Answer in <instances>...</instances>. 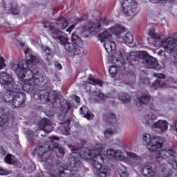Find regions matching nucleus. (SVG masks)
Listing matches in <instances>:
<instances>
[{
    "label": "nucleus",
    "mask_w": 177,
    "mask_h": 177,
    "mask_svg": "<svg viewBox=\"0 0 177 177\" xmlns=\"http://www.w3.org/2000/svg\"><path fill=\"white\" fill-rule=\"evenodd\" d=\"M29 57L24 63L19 62L12 66V70L15 71L19 81L22 82L20 85H17L19 88V92L21 88L22 91L28 93L32 92L35 86L42 85L45 81L44 75H39V71L30 69L35 66H45L44 60L41 59L39 57L32 55H30Z\"/></svg>",
    "instance_id": "f257e3e1"
},
{
    "label": "nucleus",
    "mask_w": 177,
    "mask_h": 177,
    "mask_svg": "<svg viewBox=\"0 0 177 177\" xmlns=\"http://www.w3.org/2000/svg\"><path fill=\"white\" fill-rule=\"evenodd\" d=\"M103 151V147L101 144H97L92 149L85 148L79 153H72L68 158L70 162H73L71 170L74 172H78L79 168L81 167L82 162L80 160V158L82 160H91V165L97 171L100 177L110 176V169L108 167H103L102 164L106 160V155H102L100 153Z\"/></svg>",
    "instance_id": "f03ea898"
},
{
    "label": "nucleus",
    "mask_w": 177,
    "mask_h": 177,
    "mask_svg": "<svg viewBox=\"0 0 177 177\" xmlns=\"http://www.w3.org/2000/svg\"><path fill=\"white\" fill-rule=\"evenodd\" d=\"M111 33L109 30H104L98 35V39L100 42H104V47L107 53H111L113 55L114 65L111 66L109 68V73L111 77H115L117 73H118V68L121 70H127L129 67H132V65L129 64L128 61V57L127 61L124 59L122 53L121 51L115 52V42L111 40Z\"/></svg>",
    "instance_id": "7ed1b4c3"
},
{
    "label": "nucleus",
    "mask_w": 177,
    "mask_h": 177,
    "mask_svg": "<svg viewBox=\"0 0 177 177\" xmlns=\"http://www.w3.org/2000/svg\"><path fill=\"white\" fill-rule=\"evenodd\" d=\"M140 59H145V63L149 68H153V70L156 71H158L160 68H161V66L158 64L157 59L153 57L147 56V52H133L127 56V61L133 67H135L139 64Z\"/></svg>",
    "instance_id": "20e7f679"
},
{
    "label": "nucleus",
    "mask_w": 177,
    "mask_h": 177,
    "mask_svg": "<svg viewBox=\"0 0 177 177\" xmlns=\"http://www.w3.org/2000/svg\"><path fill=\"white\" fill-rule=\"evenodd\" d=\"M6 95L4 97L6 103H11L13 109H19L26 103V96L24 93L20 91V87L15 86L11 90L6 91Z\"/></svg>",
    "instance_id": "39448f33"
},
{
    "label": "nucleus",
    "mask_w": 177,
    "mask_h": 177,
    "mask_svg": "<svg viewBox=\"0 0 177 177\" xmlns=\"http://www.w3.org/2000/svg\"><path fill=\"white\" fill-rule=\"evenodd\" d=\"M50 33L54 39L60 41L62 45L68 52H73L74 55H81V49L80 46L74 43L68 42V39L63 36V32L56 27H50Z\"/></svg>",
    "instance_id": "423d86ee"
},
{
    "label": "nucleus",
    "mask_w": 177,
    "mask_h": 177,
    "mask_svg": "<svg viewBox=\"0 0 177 177\" xmlns=\"http://www.w3.org/2000/svg\"><path fill=\"white\" fill-rule=\"evenodd\" d=\"M53 153V151H49V148L46 145H39L35 148L32 156L33 157H37L39 160L40 162H46L48 165H53L55 158H53L50 153Z\"/></svg>",
    "instance_id": "0eeeda50"
},
{
    "label": "nucleus",
    "mask_w": 177,
    "mask_h": 177,
    "mask_svg": "<svg viewBox=\"0 0 177 177\" xmlns=\"http://www.w3.org/2000/svg\"><path fill=\"white\" fill-rule=\"evenodd\" d=\"M59 96L53 91H49L48 89L37 90L33 93V99L40 100L44 103H56Z\"/></svg>",
    "instance_id": "6e6552de"
},
{
    "label": "nucleus",
    "mask_w": 177,
    "mask_h": 177,
    "mask_svg": "<svg viewBox=\"0 0 177 177\" xmlns=\"http://www.w3.org/2000/svg\"><path fill=\"white\" fill-rule=\"evenodd\" d=\"M102 120L104 122H106L110 129H106L104 131V135H113L118 131V123L117 122V116L114 113L111 112H105L102 115Z\"/></svg>",
    "instance_id": "1a4fd4ad"
},
{
    "label": "nucleus",
    "mask_w": 177,
    "mask_h": 177,
    "mask_svg": "<svg viewBox=\"0 0 177 177\" xmlns=\"http://www.w3.org/2000/svg\"><path fill=\"white\" fill-rule=\"evenodd\" d=\"M143 140H145L147 146H149L148 147L149 151H158V149L162 147V141L161 140V138L158 136L153 137L150 134L147 133L143 136Z\"/></svg>",
    "instance_id": "9d476101"
},
{
    "label": "nucleus",
    "mask_w": 177,
    "mask_h": 177,
    "mask_svg": "<svg viewBox=\"0 0 177 177\" xmlns=\"http://www.w3.org/2000/svg\"><path fill=\"white\" fill-rule=\"evenodd\" d=\"M121 6L125 16L133 17L139 13L138 3L135 0H122Z\"/></svg>",
    "instance_id": "9b49d317"
},
{
    "label": "nucleus",
    "mask_w": 177,
    "mask_h": 177,
    "mask_svg": "<svg viewBox=\"0 0 177 177\" xmlns=\"http://www.w3.org/2000/svg\"><path fill=\"white\" fill-rule=\"evenodd\" d=\"M0 84L6 90V92L12 91L13 88L17 86L16 83H15V79H13V77L6 72L0 73Z\"/></svg>",
    "instance_id": "f8f14e48"
},
{
    "label": "nucleus",
    "mask_w": 177,
    "mask_h": 177,
    "mask_svg": "<svg viewBox=\"0 0 177 177\" xmlns=\"http://www.w3.org/2000/svg\"><path fill=\"white\" fill-rule=\"evenodd\" d=\"M109 26V20L106 18H100L96 21L95 23L93 24L92 26L88 28L86 31L90 32V34H93V32H97L100 30L102 26Z\"/></svg>",
    "instance_id": "ddd939ff"
},
{
    "label": "nucleus",
    "mask_w": 177,
    "mask_h": 177,
    "mask_svg": "<svg viewBox=\"0 0 177 177\" xmlns=\"http://www.w3.org/2000/svg\"><path fill=\"white\" fill-rule=\"evenodd\" d=\"M175 156V151L172 149H162L158 153V156L156 157V161L158 164L162 161V160H166L169 157Z\"/></svg>",
    "instance_id": "4468645a"
},
{
    "label": "nucleus",
    "mask_w": 177,
    "mask_h": 177,
    "mask_svg": "<svg viewBox=\"0 0 177 177\" xmlns=\"http://www.w3.org/2000/svg\"><path fill=\"white\" fill-rule=\"evenodd\" d=\"M38 126L40 127L41 131H45V133H50V132L53 131L52 122L46 118L41 119L38 123Z\"/></svg>",
    "instance_id": "2eb2a0df"
},
{
    "label": "nucleus",
    "mask_w": 177,
    "mask_h": 177,
    "mask_svg": "<svg viewBox=\"0 0 177 177\" xmlns=\"http://www.w3.org/2000/svg\"><path fill=\"white\" fill-rule=\"evenodd\" d=\"M150 100H151V96L147 92L142 94L140 97H137L136 103L142 106V104H149Z\"/></svg>",
    "instance_id": "dca6fc26"
},
{
    "label": "nucleus",
    "mask_w": 177,
    "mask_h": 177,
    "mask_svg": "<svg viewBox=\"0 0 177 177\" xmlns=\"http://www.w3.org/2000/svg\"><path fill=\"white\" fill-rule=\"evenodd\" d=\"M140 172L145 177H156V171H153L151 166L149 165H145L141 169Z\"/></svg>",
    "instance_id": "f3484780"
},
{
    "label": "nucleus",
    "mask_w": 177,
    "mask_h": 177,
    "mask_svg": "<svg viewBox=\"0 0 177 177\" xmlns=\"http://www.w3.org/2000/svg\"><path fill=\"white\" fill-rule=\"evenodd\" d=\"M70 109H71V104L70 102H66L61 104L59 108L60 117H63V118H66V115H67Z\"/></svg>",
    "instance_id": "a211bd4d"
},
{
    "label": "nucleus",
    "mask_w": 177,
    "mask_h": 177,
    "mask_svg": "<svg viewBox=\"0 0 177 177\" xmlns=\"http://www.w3.org/2000/svg\"><path fill=\"white\" fill-rule=\"evenodd\" d=\"M56 26L60 30H66L68 27V21L64 17H58L56 20Z\"/></svg>",
    "instance_id": "6ab92c4d"
},
{
    "label": "nucleus",
    "mask_w": 177,
    "mask_h": 177,
    "mask_svg": "<svg viewBox=\"0 0 177 177\" xmlns=\"http://www.w3.org/2000/svg\"><path fill=\"white\" fill-rule=\"evenodd\" d=\"M109 31H110L111 34L118 36L120 35L122 32H125V27L120 24H115L114 26L110 28Z\"/></svg>",
    "instance_id": "aec40b11"
},
{
    "label": "nucleus",
    "mask_w": 177,
    "mask_h": 177,
    "mask_svg": "<svg viewBox=\"0 0 177 177\" xmlns=\"http://www.w3.org/2000/svg\"><path fill=\"white\" fill-rule=\"evenodd\" d=\"M126 154L127 157L136 161L135 162L130 163L131 167H136V165H138V161H142V157L133 152L127 151Z\"/></svg>",
    "instance_id": "412c9836"
},
{
    "label": "nucleus",
    "mask_w": 177,
    "mask_h": 177,
    "mask_svg": "<svg viewBox=\"0 0 177 177\" xmlns=\"http://www.w3.org/2000/svg\"><path fill=\"white\" fill-rule=\"evenodd\" d=\"M154 128H158L161 131V132H165L168 129V122L167 121L159 120L153 124Z\"/></svg>",
    "instance_id": "4be33fe9"
},
{
    "label": "nucleus",
    "mask_w": 177,
    "mask_h": 177,
    "mask_svg": "<svg viewBox=\"0 0 177 177\" xmlns=\"http://www.w3.org/2000/svg\"><path fill=\"white\" fill-rule=\"evenodd\" d=\"M41 49L46 54V62H48V64H50V59L53 57V55L52 54V50H50V48L46 46H42Z\"/></svg>",
    "instance_id": "5701e85b"
},
{
    "label": "nucleus",
    "mask_w": 177,
    "mask_h": 177,
    "mask_svg": "<svg viewBox=\"0 0 177 177\" xmlns=\"http://www.w3.org/2000/svg\"><path fill=\"white\" fill-rule=\"evenodd\" d=\"M88 81L89 85H100V86H103V82L98 79H95L91 75L88 77Z\"/></svg>",
    "instance_id": "b1692460"
},
{
    "label": "nucleus",
    "mask_w": 177,
    "mask_h": 177,
    "mask_svg": "<svg viewBox=\"0 0 177 177\" xmlns=\"http://www.w3.org/2000/svg\"><path fill=\"white\" fill-rule=\"evenodd\" d=\"M119 100L122 103H129L131 102V96L126 93H120L118 96Z\"/></svg>",
    "instance_id": "393cba45"
},
{
    "label": "nucleus",
    "mask_w": 177,
    "mask_h": 177,
    "mask_svg": "<svg viewBox=\"0 0 177 177\" xmlns=\"http://www.w3.org/2000/svg\"><path fill=\"white\" fill-rule=\"evenodd\" d=\"M124 44H132L133 42V35L131 32H127L122 37Z\"/></svg>",
    "instance_id": "a878e982"
},
{
    "label": "nucleus",
    "mask_w": 177,
    "mask_h": 177,
    "mask_svg": "<svg viewBox=\"0 0 177 177\" xmlns=\"http://www.w3.org/2000/svg\"><path fill=\"white\" fill-rule=\"evenodd\" d=\"M59 146V143H54L53 145L52 149H50V146H47L48 151H51L50 154L52 155V157H53V158H55V157L59 158V156H57V152L56 151H55V149H57V150L60 149V147ZM52 151H53V152H52Z\"/></svg>",
    "instance_id": "bb28decb"
},
{
    "label": "nucleus",
    "mask_w": 177,
    "mask_h": 177,
    "mask_svg": "<svg viewBox=\"0 0 177 177\" xmlns=\"http://www.w3.org/2000/svg\"><path fill=\"white\" fill-rule=\"evenodd\" d=\"M165 86V83L162 82L160 80L157 79L151 85L152 89H158V88H163Z\"/></svg>",
    "instance_id": "cd10ccee"
},
{
    "label": "nucleus",
    "mask_w": 177,
    "mask_h": 177,
    "mask_svg": "<svg viewBox=\"0 0 177 177\" xmlns=\"http://www.w3.org/2000/svg\"><path fill=\"white\" fill-rule=\"evenodd\" d=\"M149 35H150L152 39H161V37L160 36V34L156 33L155 28H152L149 30Z\"/></svg>",
    "instance_id": "c85d7f7f"
},
{
    "label": "nucleus",
    "mask_w": 177,
    "mask_h": 177,
    "mask_svg": "<svg viewBox=\"0 0 177 177\" xmlns=\"http://www.w3.org/2000/svg\"><path fill=\"white\" fill-rule=\"evenodd\" d=\"M113 158L118 160L119 161H122V160H124V153L121 151V150L115 151Z\"/></svg>",
    "instance_id": "c756f323"
},
{
    "label": "nucleus",
    "mask_w": 177,
    "mask_h": 177,
    "mask_svg": "<svg viewBox=\"0 0 177 177\" xmlns=\"http://www.w3.org/2000/svg\"><path fill=\"white\" fill-rule=\"evenodd\" d=\"M100 154L106 156V159L107 158H114V154H115V150L111 149H108L106 152V154L102 153V151L100 153Z\"/></svg>",
    "instance_id": "7c9ffc66"
},
{
    "label": "nucleus",
    "mask_w": 177,
    "mask_h": 177,
    "mask_svg": "<svg viewBox=\"0 0 177 177\" xmlns=\"http://www.w3.org/2000/svg\"><path fill=\"white\" fill-rule=\"evenodd\" d=\"M12 157L13 156L11 154H7L4 158L5 162L10 165L15 164L16 162L13 158H12Z\"/></svg>",
    "instance_id": "2f4dec72"
},
{
    "label": "nucleus",
    "mask_w": 177,
    "mask_h": 177,
    "mask_svg": "<svg viewBox=\"0 0 177 177\" xmlns=\"http://www.w3.org/2000/svg\"><path fill=\"white\" fill-rule=\"evenodd\" d=\"M145 121H147V124H149V121H156L157 120V116L154 115H146L144 116Z\"/></svg>",
    "instance_id": "473e14b6"
},
{
    "label": "nucleus",
    "mask_w": 177,
    "mask_h": 177,
    "mask_svg": "<svg viewBox=\"0 0 177 177\" xmlns=\"http://www.w3.org/2000/svg\"><path fill=\"white\" fill-rule=\"evenodd\" d=\"M79 39H80V37L77 35H75L74 33L72 34L71 41L73 44H75V45H78Z\"/></svg>",
    "instance_id": "72a5a7b5"
},
{
    "label": "nucleus",
    "mask_w": 177,
    "mask_h": 177,
    "mask_svg": "<svg viewBox=\"0 0 177 177\" xmlns=\"http://www.w3.org/2000/svg\"><path fill=\"white\" fill-rule=\"evenodd\" d=\"M11 12L12 15H19V12H20V8L19 7H11L9 10Z\"/></svg>",
    "instance_id": "f704fd0d"
},
{
    "label": "nucleus",
    "mask_w": 177,
    "mask_h": 177,
    "mask_svg": "<svg viewBox=\"0 0 177 177\" xmlns=\"http://www.w3.org/2000/svg\"><path fill=\"white\" fill-rule=\"evenodd\" d=\"M149 107L150 109V110H151L152 111H158V106L157 105H154L153 103L152 104H149Z\"/></svg>",
    "instance_id": "c9c22d12"
},
{
    "label": "nucleus",
    "mask_w": 177,
    "mask_h": 177,
    "mask_svg": "<svg viewBox=\"0 0 177 177\" xmlns=\"http://www.w3.org/2000/svg\"><path fill=\"white\" fill-rule=\"evenodd\" d=\"M153 77H156V78H159V80H164L165 78V75L162 73H154L153 74Z\"/></svg>",
    "instance_id": "e433bc0d"
},
{
    "label": "nucleus",
    "mask_w": 177,
    "mask_h": 177,
    "mask_svg": "<svg viewBox=\"0 0 177 177\" xmlns=\"http://www.w3.org/2000/svg\"><path fill=\"white\" fill-rule=\"evenodd\" d=\"M3 67H6V64H5V59L0 56V70H2Z\"/></svg>",
    "instance_id": "4c0bfd02"
},
{
    "label": "nucleus",
    "mask_w": 177,
    "mask_h": 177,
    "mask_svg": "<svg viewBox=\"0 0 177 177\" xmlns=\"http://www.w3.org/2000/svg\"><path fill=\"white\" fill-rule=\"evenodd\" d=\"M68 147H69L71 151H80V149L73 145H68Z\"/></svg>",
    "instance_id": "58836bf2"
},
{
    "label": "nucleus",
    "mask_w": 177,
    "mask_h": 177,
    "mask_svg": "<svg viewBox=\"0 0 177 177\" xmlns=\"http://www.w3.org/2000/svg\"><path fill=\"white\" fill-rule=\"evenodd\" d=\"M6 122H8V118H0V127H3Z\"/></svg>",
    "instance_id": "ea45409f"
},
{
    "label": "nucleus",
    "mask_w": 177,
    "mask_h": 177,
    "mask_svg": "<svg viewBox=\"0 0 177 177\" xmlns=\"http://www.w3.org/2000/svg\"><path fill=\"white\" fill-rule=\"evenodd\" d=\"M141 83L143 84V85H150V80H149V78H144L141 80Z\"/></svg>",
    "instance_id": "a19ab883"
},
{
    "label": "nucleus",
    "mask_w": 177,
    "mask_h": 177,
    "mask_svg": "<svg viewBox=\"0 0 177 177\" xmlns=\"http://www.w3.org/2000/svg\"><path fill=\"white\" fill-rule=\"evenodd\" d=\"M43 26H44V28H48V27H49V30L50 32L51 26H49V22L48 21V20L43 21ZM52 27H55V26H52Z\"/></svg>",
    "instance_id": "79ce46f5"
},
{
    "label": "nucleus",
    "mask_w": 177,
    "mask_h": 177,
    "mask_svg": "<svg viewBox=\"0 0 177 177\" xmlns=\"http://www.w3.org/2000/svg\"><path fill=\"white\" fill-rule=\"evenodd\" d=\"M0 175H9V171L2 167H0Z\"/></svg>",
    "instance_id": "37998d69"
},
{
    "label": "nucleus",
    "mask_w": 177,
    "mask_h": 177,
    "mask_svg": "<svg viewBox=\"0 0 177 177\" xmlns=\"http://www.w3.org/2000/svg\"><path fill=\"white\" fill-rule=\"evenodd\" d=\"M74 28H75V25L73 24V25H71V26L66 30V31L67 32H69V34H70V32H71L74 30Z\"/></svg>",
    "instance_id": "c03bdc74"
},
{
    "label": "nucleus",
    "mask_w": 177,
    "mask_h": 177,
    "mask_svg": "<svg viewBox=\"0 0 177 177\" xmlns=\"http://www.w3.org/2000/svg\"><path fill=\"white\" fill-rule=\"evenodd\" d=\"M96 97H97L98 100H103V97H104V95L102 93H99L96 95Z\"/></svg>",
    "instance_id": "a18cd8bd"
},
{
    "label": "nucleus",
    "mask_w": 177,
    "mask_h": 177,
    "mask_svg": "<svg viewBox=\"0 0 177 177\" xmlns=\"http://www.w3.org/2000/svg\"><path fill=\"white\" fill-rule=\"evenodd\" d=\"M120 177H128L129 176L128 172H127V171L120 172Z\"/></svg>",
    "instance_id": "49530a36"
},
{
    "label": "nucleus",
    "mask_w": 177,
    "mask_h": 177,
    "mask_svg": "<svg viewBox=\"0 0 177 177\" xmlns=\"http://www.w3.org/2000/svg\"><path fill=\"white\" fill-rule=\"evenodd\" d=\"M57 151L61 154L62 157H63V156H64L66 153V152H64V149L60 147L57 149Z\"/></svg>",
    "instance_id": "de8ad7c7"
},
{
    "label": "nucleus",
    "mask_w": 177,
    "mask_h": 177,
    "mask_svg": "<svg viewBox=\"0 0 177 177\" xmlns=\"http://www.w3.org/2000/svg\"><path fill=\"white\" fill-rule=\"evenodd\" d=\"M49 139L51 140V142H55V140H60V138L57 136L49 137Z\"/></svg>",
    "instance_id": "09e8293b"
},
{
    "label": "nucleus",
    "mask_w": 177,
    "mask_h": 177,
    "mask_svg": "<svg viewBox=\"0 0 177 177\" xmlns=\"http://www.w3.org/2000/svg\"><path fill=\"white\" fill-rule=\"evenodd\" d=\"M73 99H74L75 102H76V103H80V102H81V98L80 97H78L77 95H74Z\"/></svg>",
    "instance_id": "8fccbe9b"
},
{
    "label": "nucleus",
    "mask_w": 177,
    "mask_h": 177,
    "mask_svg": "<svg viewBox=\"0 0 177 177\" xmlns=\"http://www.w3.org/2000/svg\"><path fill=\"white\" fill-rule=\"evenodd\" d=\"M55 66L57 68H58V70H62V64H60L59 62H55Z\"/></svg>",
    "instance_id": "3c124183"
},
{
    "label": "nucleus",
    "mask_w": 177,
    "mask_h": 177,
    "mask_svg": "<svg viewBox=\"0 0 177 177\" xmlns=\"http://www.w3.org/2000/svg\"><path fill=\"white\" fill-rule=\"evenodd\" d=\"M84 117L87 119V120H91V113H86L85 115H84Z\"/></svg>",
    "instance_id": "603ef678"
},
{
    "label": "nucleus",
    "mask_w": 177,
    "mask_h": 177,
    "mask_svg": "<svg viewBox=\"0 0 177 177\" xmlns=\"http://www.w3.org/2000/svg\"><path fill=\"white\" fill-rule=\"evenodd\" d=\"M82 37H83V38H88V35H86V32H83L82 33Z\"/></svg>",
    "instance_id": "864d4df0"
},
{
    "label": "nucleus",
    "mask_w": 177,
    "mask_h": 177,
    "mask_svg": "<svg viewBox=\"0 0 177 177\" xmlns=\"http://www.w3.org/2000/svg\"><path fill=\"white\" fill-rule=\"evenodd\" d=\"M80 113L82 114L83 115H85V114L86 113L85 111H84V109L82 108L80 109Z\"/></svg>",
    "instance_id": "5fc2aeb1"
},
{
    "label": "nucleus",
    "mask_w": 177,
    "mask_h": 177,
    "mask_svg": "<svg viewBox=\"0 0 177 177\" xmlns=\"http://www.w3.org/2000/svg\"><path fill=\"white\" fill-rule=\"evenodd\" d=\"M0 153H1V154H3V153H5V149H3V147L0 146Z\"/></svg>",
    "instance_id": "6e6d98bb"
},
{
    "label": "nucleus",
    "mask_w": 177,
    "mask_h": 177,
    "mask_svg": "<svg viewBox=\"0 0 177 177\" xmlns=\"http://www.w3.org/2000/svg\"><path fill=\"white\" fill-rule=\"evenodd\" d=\"M65 135H66V136L70 135V129L66 130Z\"/></svg>",
    "instance_id": "4d7b16f0"
},
{
    "label": "nucleus",
    "mask_w": 177,
    "mask_h": 177,
    "mask_svg": "<svg viewBox=\"0 0 177 177\" xmlns=\"http://www.w3.org/2000/svg\"><path fill=\"white\" fill-rule=\"evenodd\" d=\"M66 122H67L68 128V127H70V122H71V121H70V120H67Z\"/></svg>",
    "instance_id": "13d9d810"
},
{
    "label": "nucleus",
    "mask_w": 177,
    "mask_h": 177,
    "mask_svg": "<svg viewBox=\"0 0 177 177\" xmlns=\"http://www.w3.org/2000/svg\"><path fill=\"white\" fill-rule=\"evenodd\" d=\"M81 143H83V145H85V143H86V141L82 140L81 141Z\"/></svg>",
    "instance_id": "bf43d9fd"
},
{
    "label": "nucleus",
    "mask_w": 177,
    "mask_h": 177,
    "mask_svg": "<svg viewBox=\"0 0 177 177\" xmlns=\"http://www.w3.org/2000/svg\"><path fill=\"white\" fill-rule=\"evenodd\" d=\"M169 176H171V174H166V176H164V177H169Z\"/></svg>",
    "instance_id": "052dcab7"
},
{
    "label": "nucleus",
    "mask_w": 177,
    "mask_h": 177,
    "mask_svg": "<svg viewBox=\"0 0 177 177\" xmlns=\"http://www.w3.org/2000/svg\"><path fill=\"white\" fill-rule=\"evenodd\" d=\"M77 20H78V21H81L84 20V19L83 18H82V19L77 18Z\"/></svg>",
    "instance_id": "680f3d73"
},
{
    "label": "nucleus",
    "mask_w": 177,
    "mask_h": 177,
    "mask_svg": "<svg viewBox=\"0 0 177 177\" xmlns=\"http://www.w3.org/2000/svg\"><path fill=\"white\" fill-rule=\"evenodd\" d=\"M71 174H73V171H70V175H71ZM69 174V173H68V175Z\"/></svg>",
    "instance_id": "e2e57ef3"
},
{
    "label": "nucleus",
    "mask_w": 177,
    "mask_h": 177,
    "mask_svg": "<svg viewBox=\"0 0 177 177\" xmlns=\"http://www.w3.org/2000/svg\"><path fill=\"white\" fill-rule=\"evenodd\" d=\"M41 136L42 138H44V136H44V135L41 134Z\"/></svg>",
    "instance_id": "0e129e2a"
},
{
    "label": "nucleus",
    "mask_w": 177,
    "mask_h": 177,
    "mask_svg": "<svg viewBox=\"0 0 177 177\" xmlns=\"http://www.w3.org/2000/svg\"><path fill=\"white\" fill-rule=\"evenodd\" d=\"M175 177H177V174L175 175Z\"/></svg>",
    "instance_id": "69168bd1"
},
{
    "label": "nucleus",
    "mask_w": 177,
    "mask_h": 177,
    "mask_svg": "<svg viewBox=\"0 0 177 177\" xmlns=\"http://www.w3.org/2000/svg\"><path fill=\"white\" fill-rule=\"evenodd\" d=\"M162 171V172H164V169Z\"/></svg>",
    "instance_id": "338daca9"
}]
</instances>
